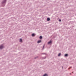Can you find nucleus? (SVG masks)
Segmentation results:
<instances>
[{
	"label": "nucleus",
	"mask_w": 76,
	"mask_h": 76,
	"mask_svg": "<svg viewBox=\"0 0 76 76\" xmlns=\"http://www.w3.org/2000/svg\"><path fill=\"white\" fill-rule=\"evenodd\" d=\"M4 47L3 46H2V45H1L0 46V49H2V48H3Z\"/></svg>",
	"instance_id": "1"
},
{
	"label": "nucleus",
	"mask_w": 76,
	"mask_h": 76,
	"mask_svg": "<svg viewBox=\"0 0 76 76\" xmlns=\"http://www.w3.org/2000/svg\"><path fill=\"white\" fill-rule=\"evenodd\" d=\"M52 42V41H50L48 42V44H51Z\"/></svg>",
	"instance_id": "2"
},
{
	"label": "nucleus",
	"mask_w": 76,
	"mask_h": 76,
	"mask_svg": "<svg viewBox=\"0 0 76 76\" xmlns=\"http://www.w3.org/2000/svg\"><path fill=\"white\" fill-rule=\"evenodd\" d=\"M47 20V21H49V20H50V19L49 18H48Z\"/></svg>",
	"instance_id": "3"
},
{
	"label": "nucleus",
	"mask_w": 76,
	"mask_h": 76,
	"mask_svg": "<svg viewBox=\"0 0 76 76\" xmlns=\"http://www.w3.org/2000/svg\"><path fill=\"white\" fill-rule=\"evenodd\" d=\"M41 42V40H39V41H38L37 43H39Z\"/></svg>",
	"instance_id": "4"
},
{
	"label": "nucleus",
	"mask_w": 76,
	"mask_h": 76,
	"mask_svg": "<svg viewBox=\"0 0 76 76\" xmlns=\"http://www.w3.org/2000/svg\"><path fill=\"white\" fill-rule=\"evenodd\" d=\"M35 36V34H32V37H34Z\"/></svg>",
	"instance_id": "5"
},
{
	"label": "nucleus",
	"mask_w": 76,
	"mask_h": 76,
	"mask_svg": "<svg viewBox=\"0 0 76 76\" xmlns=\"http://www.w3.org/2000/svg\"><path fill=\"white\" fill-rule=\"evenodd\" d=\"M48 75L47 74H45L43 76H48Z\"/></svg>",
	"instance_id": "6"
},
{
	"label": "nucleus",
	"mask_w": 76,
	"mask_h": 76,
	"mask_svg": "<svg viewBox=\"0 0 76 76\" xmlns=\"http://www.w3.org/2000/svg\"><path fill=\"white\" fill-rule=\"evenodd\" d=\"M20 42H22V39H20Z\"/></svg>",
	"instance_id": "7"
},
{
	"label": "nucleus",
	"mask_w": 76,
	"mask_h": 76,
	"mask_svg": "<svg viewBox=\"0 0 76 76\" xmlns=\"http://www.w3.org/2000/svg\"><path fill=\"white\" fill-rule=\"evenodd\" d=\"M67 56H68V55H67V54H65V57H67Z\"/></svg>",
	"instance_id": "8"
},
{
	"label": "nucleus",
	"mask_w": 76,
	"mask_h": 76,
	"mask_svg": "<svg viewBox=\"0 0 76 76\" xmlns=\"http://www.w3.org/2000/svg\"><path fill=\"white\" fill-rule=\"evenodd\" d=\"M61 55V53H59L58 55V56H60Z\"/></svg>",
	"instance_id": "9"
},
{
	"label": "nucleus",
	"mask_w": 76,
	"mask_h": 76,
	"mask_svg": "<svg viewBox=\"0 0 76 76\" xmlns=\"http://www.w3.org/2000/svg\"><path fill=\"white\" fill-rule=\"evenodd\" d=\"M40 39H42V36H40L39 37Z\"/></svg>",
	"instance_id": "10"
},
{
	"label": "nucleus",
	"mask_w": 76,
	"mask_h": 76,
	"mask_svg": "<svg viewBox=\"0 0 76 76\" xmlns=\"http://www.w3.org/2000/svg\"><path fill=\"white\" fill-rule=\"evenodd\" d=\"M6 0H5L3 2V3H5V2H6Z\"/></svg>",
	"instance_id": "11"
},
{
	"label": "nucleus",
	"mask_w": 76,
	"mask_h": 76,
	"mask_svg": "<svg viewBox=\"0 0 76 76\" xmlns=\"http://www.w3.org/2000/svg\"><path fill=\"white\" fill-rule=\"evenodd\" d=\"M59 22H61V20H59Z\"/></svg>",
	"instance_id": "12"
},
{
	"label": "nucleus",
	"mask_w": 76,
	"mask_h": 76,
	"mask_svg": "<svg viewBox=\"0 0 76 76\" xmlns=\"http://www.w3.org/2000/svg\"><path fill=\"white\" fill-rule=\"evenodd\" d=\"M44 46L43 47V48H44Z\"/></svg>",
	"instance_id": "13"
}]
</instances>
